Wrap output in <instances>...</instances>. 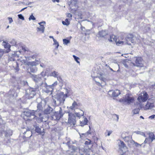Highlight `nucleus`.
Instances as JSON below:
<instances>
[{"instance_id":"473e14b6","label":"nucleus","mask_w":155,"mask_h":155,"mask_svg":"<svg viewBox=\"0 0 155 155\" xmlns=\"http://www.w3.org/2000/svg\"><path fill=\"white\" fill-rule=\"evenodd\" d=\"M15 63L16 64V67L15 68V69L16 70V71L18 72L19 70V64L17 62H16Z\"/></svg>"},{"instance_id":"f704fd0d","label":"nucleus","mask_w":155,"mask_h":155,"mask_svg":"<svg viewBox=\"0 0 155 155\" xmlns=\"http://www.w3.org/2000/svg\"><path fill=\"white\" fill-rule=\"evenodd\" d=\"M35 131L36 132L38 133H41V130L39 127H36Z\"/></svg>"},{"instance_id":"79ce46f5","label":"nucleus","mask_w":155,"mask_h":155,"mask_svg":"<svg viewBox=\"0 0 155 155\" xmlns=\"http://www.w3.org/2000/svg\"><path fill=\"white\" fill-rule=\"evenodd\" d=\"M9 23H11L13 21V20L12 18L8 17V18Z\"/></svg>"},{"instance_id":"2f4dec72","label":"nucleus","mask_w":155,"mask_h":155,"mask_svg":"<svg viewBox=\"0 0 155 155\" xmlns=\"http://www.w3.org/2000/svg\"><path fill=\"white\" fill-rule=\"evenodd\" d=\"M28 50L26 49V48L25 47H24L22 46L21 47V51L23 52H25L26 51H28Z\"/></svg>"},{"instance_id":"20e7f679","label":"nucleus","mask_w":155,"mask_h":155,"mask_svg":"<svg viewBox=\"0 0 155 155\" xmlns=\"http://www.w3.org/2000/svg\"><path fill=\"white\" fill-rule=\"evenodd\" d=\"M76 117L72 113H68V123L71 126H74L76 124Z\"/></svg>"},{"instance_id":"bb28decb","label":"nucleus","mask_w":155,"mask_h":155,"mask_svg":"<svg viewBox=\"0 0 155 155\" xmlns=\"http://www.w3.org/2000/svg\"><path fill=\"white\" fill-rule=\"evenodd\" d=\"M63 43L64 45H67L68 44L70 43V40L66 39H63Z\"/></svg>"},{"instance_id":"2eb2a0df","label":"nucleus","mask_w":155,"mask_h":155,"mask_svg":"<svg viewBox=\"0 0 155 155\" xmlns=\"http://www.w3.org/2000/svg\"><path fill=\"white\" fill-rule=\"evenodd\" d=\"M35 95V91L33 89L29 90V91L28 94V97L29 98H33Z\"/></svg>"},{"instance_id":"ddd939ff","label":"nucleus","mask_w":155,"mask_h":155,"mask_svg":"<svg viewBox=\"0 0 155 155\" xmlns=\"http://www.w3.org/2000/svg\"><path fill=\"white\" fill-rule=\"evenodd\" d=\"M53 109L50 106H48L44 111L43 112L45 114H51L52 112Z\"/></svg>"},{"instance_id":"e433bc0d","label":"nucleus","mask_w":155,"mask_h":155,"mask_svg":"<svg viewBox=\"0 0 155 155\" xmlns=\"http://www.w3.org/2000/svg\"><path fill=\"white\" fill-rule=\"evenodd\" d=\"M131 36L130 39L128 38L130 40H131V42L132 43H134V40H133V38H134V36L133 35L131 34L130 35Z\"/></svg>"},{"instance_id":"7c9ffc66","label":"nucleus","mask_w":155,"mask_h":155,"mask_svg":"<svg viewBox=\"0 0 155 155\" xmlns=\"http://www.w3.org/2000/svg\"><path fill=\"white\" fill-rule=\"evenodd\" d=\"M78 105L76 101H74L72 104L71 107H72V108H73L76 106H78Z\"/></svg>"},{"instance_id":"c9c22d12","label":"nucleus","mask_w":155,"mask_h":155,"mask_svg":"<svg viewBox=\"0 0 155 155\" xmlns=\"http://www.w3.org/2000/svg\"><path fill=\"white\" fill-rule=\"evenodd\" d=\"M29 19V20H35V18L33 16V14H31L30 16Z\"/></svg>"},{"instance_id":"f257e3e1","label":"nucleus","mask_w":155,"mask_h":155,"mask_svg":"<svg viewBox=\"0 0 155 155\" xmlns=\"http://www.w3.org/2000/svg\"><path fill=\"white\" fill-rule=\"evenodd\" d=\"M37 112V110H29L25 112L24 114L25 116L29 117H31V116H33V118H35L41 122H42L43 121V117H41V114L39 113V117H38L37 116L35 115L36 113Z\"/></svg>"},{"instance_id":"6ab92c4d","label":"nucleus","mask_w":155,"mask_h":155,"mask_svg":"<svg viewBox=\"0 0 155 155\" xmlns=\"http://www.w3.org/2000/svg\"><path fill=\"white\" fill-rule=\"evenodd\" d=\"M99 140V138L95 135L92 137V140L94 142V143L96 145L97 144V142Z\"/></svg>"},{"instance_id":"f3484780","label":"nucleus","mask_w":155,"mask_h":155,"mask_svg":"<svg viewBox=\"0 0 155 155\" xmlns=\"http://www.w3.org/2000/svg\"><path fill=\"white\" fill-rule=\"evenodd\" d=\"M117 39L116 36L114 34H112L110 35V37L108 39V41L110 42H112L113 41L115 42Z\"/></svg>"},{"instance_id":"4be33fe9","label":"nucleus","mask_w":155,"mask_h":155,"mask_svg":"<svg viewBox=\"0 0 155 155\" xmlns=\"http://www.w3.org/2000/svg\"><path fill=\"white\" fill-rule=\"evenodd\" d=\"M116 44L117 45H123L124 42L123 41H120L117 38L115 41Z\"/></svg>"},{"instance_id":"412c9836","label":"nucleus","mask_w":155,"mask_h":155,"mask_svg":"<svg viewBox=\"0 0 155 155\" xmlns=\"http://www.w3.org/2000/svg\"><path fill=\"white\" fill-rule=\"evenodd\" d=\"M149 137L150 139H151V141H152L155 139V136L153 133H149Z\"/></svg>"},{"instance_id":"dca6fc26","label":"nucleus","mask_w":155,"mask_h":155,"mask_svg":"<svg viewBox=\"0 0 155 155\" xmlns=\"http://www.w3.org/2000/svg\"><path fill=\"white\" fill-rule=\"evenodd\" d=\"M120 94V90L116 89L112 92V96L114 97H117Z\"/></svg>"},{"instance_id":"09e8293b","label":"nucleus","mask_w":155,"mask_h":155,"mask_svg":"<svg viewBox=\"0 0 155 155\" xmlns=\"http://www.w3.org/2000/svg\"><path fill=\"white\" fill-rule=\"evenodd\" d=\"M95 82H96V84L97 85H99V86H101V84L99 82H97L96 81H95Z\"/></svg>"},{"instance_id":"a211bd4d","label":"nucleus","mask_w":155,"mask_h":155,"mask_svg":"<svg viewBox=\"0 0 155 155\" xmlns=\"http://www.w3.org/2000/svg\"><path fill=\"white\" fill-rule=\"evenodd\" d=\"M119 147L120 149L122 150L123 148L125 147L127 148L126 144L123 141L120 140V143L119 144Z\"/></svg>"},{"instance_id":"4c0bfd02","label":"nucleus","mask_w":155,"mask_h":155,"mask_svg":"<svg viewBox=\"0 0 155 155\" xmlns=\"http://www.w3.org/2000/svg\"><path fill=\"white\" fill-rule=\"evenodd\" d=\"M18 17L19 18L22 19V20H24L25 19L24 17L22 16V15L21 14H19L18 15Z\"/></svg>"},{"instance_id":"6e6552de","label":"nucleus","mask_w":155,"mask_h":155,"mask_svg":"<svg viewBox=\"0 0 155 155\" xmlns=\"http://www.w3.org/2000/svg\"><path fill=\"white\" fill-rule=\"evenodd\" d=\"M38 61L35 60V61L32 62H25V65H27L29 66H35L38 64Z\"/></svg>"},{"instance_id":"cd10ccee","label":"nucleus","mask_w":155,"mask_h":155,"mask_svg":"<svg viewBox=\"0 0 155 155\" xmlns=\"http://www.w3.org/2000/svg\"><path fill=\"white\" fill-rule=\"evenodd\" d=\"M91 142L92 141L91 140L87 139V140H86L84 144L88 146L91 143Z\"/></svg>"},{"instance_id":"5fc2aeb1","label":"nucleus","mask_w":155,"mask_h":155,"mask_svg":"<svg viewBox=\"0 0 155 155\" xmlns=\"http://www.w3.org/2000/svg\"><path fill=\"white\" fill-rule=\"evenodd\" d=\"M9 27V26L8 25L7 27V28H8Z\"/></svg>"},{"instance_id":"0eeeda50","label":"nucleus","mask_w":155,"mask_h":155,"mask_svg":"<svg viewBox=\"0 0 155 155\" xmlns=\"http://www.w3.org/2000/svg\"><path fill=\"white\" fill-rule=\"evenodd\" d=\"M67 97V94H64L63 93H61L58 96V100L60 102H64Z\"/></svg>"},{"instance_id":"9b49d317","label":"nucleus","mask_w":155,"mask_h":155,"mask_svg":"<svg viewBox=\"0 0 155 155\" xmlns=\"http://www.w3.org/2000/svg\"><path fill=\"white\" fill-rule=\"evenodd\" d=\"M2 45L5 48L7 49L6 52L8 53L10 51L11 45L8 43L4 41L3 42Z\"/></svg>"},{"instance_id":"a19ab883","label":"nucleus","mask_w":155,"mask_h":155,"mask_svg":"<svg viewBox=\"0 0 155 155\" xmlns=\"http://www.w3.org/2000/svg\"><path fill=\"white\" fill-rule=\"evenodd\" d=\"M4 54V52L2 49H0V57H1L2 55Z\"/></svg>"},{"instance_id":"393cba45","label":"nucleus","mask_w":155,"mask_h":155,"mask_svg":"<svg viewBox=\"0 0 155 155\" xmlns=\"http://www.w3.org/2000/svg\"><path fill=\"white\" fill-rule=\"evenodd\" d=\"M51 76L55 78H58V72L55 71H54L51 73Z\"/></svg>"},{"instance_id":"f8f14e48","label":"nucleus","mask_w":155,"mask_h":155,"mask_svg":"<svg viewBox=\"0 0 155 155\" xmlns=\"http://www.w3.org/2000/svg\"><path fill=\"white\" fill-rule=\"evenodd\" d=\"M88 122V120L87 118L84 117H83V119L82 120H80V125L82 127L86 125Z\"/></svg>"},{"instance_id":"864d4df0","label":"nucleus","mask_w":155,"mask_h":155,"mask_svg":"<svg viewBox=\"0 0 155 155\" xmlns=\"http://www.w3.org/2000/svg\"><path fill=\"white\" fill-rule=\"evenodd\" d=\"M146 139H147V138L145 139V140L144 141V142L145 143H147V142L146 141Z\"/></svg>"},{"instance_id":"f03ea898","label":"nucleus","mask_w":155,"mask_h":155,"mask_svg":"<svg viewBox=\"0 0 155 155\" xmlns=\"http://www.w3.org/2000/svg\"><path fill=\"white\" fill-rule=\"evenodd\" d=\"M122 101L128 104H130L134 102L135 98L131 93H129L125 95L122 99Z\"/></svg>"},{"instance_id":"b1692460","label":"nucleus","mask_w":155,"mask_h":155,"mask_svg":"<svg viewBox=\"0 0 155 155\" xmlns=\"http://www.w3.org/2000/svg\"><path fill=\"white\" fill-rule=\"evenodd\" d=\"M89 130L87 132L86 134L87 135H88L89 134H91L92 133H94L95 132L94 130L93 129L91 130V126H89Z\"/></svg>"},{"instance_id":"58836bf2","label":"nucleus","mask_w":155,"mask_h":155,"mask_svg":"<svg viewBox=\"0 0 155 155\" xmlns=\"http://www.w3.org/2000/svg\"><path fill=\"white\" fill-rule=\"evenodd\" d=\"M67 17L70 18L71 19L72 17V15L69 13H67Z\"/></svg>"},{"instance_id":"9d476101","label":"nucleus","mask_w":155,"mask_h":155,"mask_svg":"<svg viewBox=\"0 0 155 155\" xmlns=\"http://www.w3.org/2000/svg\"><path fill=\"white\" fill-rule=\"evenodd\" d=\"M154 106V104L153 103H150L148 101L146 105L144 107V110H148L150 109H151Z\"/></svg>"},{"instance_id":"37998d69","label":"nucleus","mask_w":155,"mask_h":155,"mask_svg":"<svg viewBox=\"0 0 155 155\" xmlns=\"http://www.w3.org/2000/svg\"><path fill=\"white\" fill-rule=\"evenodd\" d=\"M113 116L114 117H116V120L117 121H118V119H119V116L118 115H117V114H114L113 115Z\"/></svg>"},{"instance_id":"4d7b16f0","label":"nucleus","mask_w":155,"mask_h":155,"mask_svg":"<svg viewBox=\"0 0 155 155\" xmlns=\"http://www.w3.org/2000/svg\"><path fill=\"white\" fill-rule=\"evenodd\" d=\"M123 155H124V154H123Z\"/></svg>"},{"instance_id":"a18cd8bd","label":"nucleus","mask_w":155,"mask_h":155,"mask_svg":"<svg viewBox=\"0 0 155 155\" xmlns=\"http://www.w3.org/2000/svg\"><path fill=\"white\" fill-rule=\"evenodd\" d=\"M107 135L109 136L110 135V134L112 133V131H107Z\"/></svg>"},{"instance_id":"3c124183","label":"nucleus","mask_w":155,"mask_h":155,"mask_svg":"<svg viewBox=\"0 0 155 155\" xmlns=\"http://www.w3.org/2000/svg\"><path fill=\"white\" fill-rule=\"evenodd\" d=\"M26 8H27V7H25V8H23L21 10V11H21H21H23L24 9H26Z\"/></svg>"},{"instance_id":"72a5a7b5","label":"nucleus","mask_w":155,"mask_h":155,"mask_svg":"<svg viewBox=\"0 0 155 155\" xmlns=\"http://www.w3.org/2000/svg\"><path fill=\"white\" fill-rule=\"evenodd\" d=\"M37 111L38 110H42V105L40 104H38V105L37 107Z\"/></svg>"},{"instance_id":"4468645a","label":"nucleus","mask_w":155,"mask_h":155,"mask_svg":"<svg viewBox=\"0 0 155 155\" xmlns=\"http://www.w3.org/2000/svg\"><path fill=\"white\" fill-rule=\"evenodd\" d=\"M45 21L41 22L38 23V24L40 25V28H37V30L38 31H41L42 32H43L44 30L45 27L43 25H42V23L45 24Z\"/></svg>"},{"instance_id":"5701e85b","label":"nucleus","mask_w":155,"mask_h":155,"mask_svg":"<svg viewBox=\"0 0 155 155\" xmlns=\"http://www.w3.org/2000/svg\"><path fill=\"white\" fill-rule=\"evenodd\" d=\"M62 23L64 25H68L70 24V22L68 18H66L65 21H62Z\"/></svg>"},{"instance_id":"c756f323","label":"nucleus","mask_w":155,"mask_h":155,"mask_svg":"<svg viewBox=\"0 0 155 155\" xmlns=\"http://www.w3.org/2000/svg\"><path fill=\"white\" fill-rule=\"evenodd\" d=\"M140 110L138 108L135 109L133 110L134 114H137L139 113Z\"/></svg>"},{"instance_id":"c85d7f7f","label":"nucleus","mask_w":155,"mask_h":155,"mask_svg":"<svg viewBox=\"0 0 155 155\" xmlns=\"http://www.w3.org/2000/svg\"><path fill=\"white\" fill-rule=\"evenodd\" d=\"M73 56L74 59L78 63H80V62L78 61V60H79L80 58L75 55H73Z\"/></svg>"},{"instance_id":"603ef678","label":"nucleus","mask_w":155,"mask_h":155,"mask_svg":"<svg viewBox=\"0 0 155 155\" xmlns=\"http://www.w3.org/2000/svg\"><path fill=\"white\" fill-rule=\"evenodd\" d=\"M140 117L141 118H143V119H144L143 117V116H140Z\"/></svg>"},{"instance_id":"c03bdc74","label":"nucleus","mask_w":155,"mask_h":155,"mask_svg":"<svg viewBox=\"0 0 155 155\" xmlns=\"http://www.w3.org/2000/svg\"><path fill=\"white\" fill-rule=\"evenodd\" d=\"M155 116V115L154 114L150 116L149 117V118L151 119H153L154 118Z\"/></svg>"},{"instance_id":"aec40b11","label":"nucleus","mask_w":155,"mask_h":155,"mask_svg":"<svg viewBox=\"0 0 155 155\" xmlns=\"http://www.w3.org/2000/svg\"><path fill=\"white\" fill-rule=\"evenodd\" d=\"M29 134L27 135L24 136V137L28 138H30L32 135V133L31 131H26L24 133L25 134Z\"/></svg>"},{"instance_id":"8fccbe9b","label":"nucleus","mask_w":155,"mask_h":155,"mask_svg":"<svg viewBox=\"0 0 155 155\" xmlns=\"http://www.w3.org/2000/svg\"><path fill=\"white\" fill-rule=\"evenodd\" d=\"M53 2H59V0H53Z\"/></svg>"},{"instance_id":"39448f33","label":"nucleus","mask_w":155,"mask_h":155,"mask_svg":"<svg viewBox=\"0 0 155 155\" xmlns=\"http://www.w3.org/2000/svg\"><path fill=\"white\" fill-rule=\"evenodd\" d=\"M135 63L138 66L142 67L143 66V60L141 57H136Z\"/></svg>"},{"instance_id":"7ed1b4c3","label":"nucleus","mask_w":155,"mask_h":155,"mask_svg":"<svg viewBox=\"0 0 155 155\" xmlns=\"http://www.w3.org/2000/svg\"><path fill=\"white\" fill-rule=\"evenodd\" d=\"M149 98V95L147 92L143 91L140 94L137 98V100L140 103L146 101Z\"/></svg>"},{"instance_id":"49530a36","label":"nucleus","mask_w":155,"mask_h":155,"mask_svg":"<svg viewBox=\"0 0 155 155\" xmlns=\"http://www.w3.org/2000/svg\"><path fill=\"white\" fill-rule=\"evenodd\" d=\"M15 55H13V56H12V57H11L10 58V60L11 61H14L15 60L13 58L14 57H15Z\"/></svg>"},{"instance_id":"a878e982","label":"nucleus","mask_w":155,"mask_h":155,"mask_svg":"<svg viewBox=\"0 0 155 155\" xmlns=\"http://www.w3.org/2000/svg\"><path fill=\"white\" fill-rule=\"evenodd\" d=\"M80 137L81 139L82 140L84 139L87 137V134H80Z\"/></svg>"},{"instance_id":"1a4fd4ad","label":"nucleus","mask_w":155,"mask_h":155,"mask_svg":"<svg viewBox=\"0 0 155 155\" xmlns=\"http://www.w3.org/2000/svg\"><path fill=\"white\" fill-rule=\"evenodd\" d=\"M108 35L107 32L105 30H102L99 31L98 33V35L99 37L103 38H105V37Z\"/></svg>"},{"instance_id":"ea45409f","label":"nucleus","mask_w":155,"mask_h":155,"mask_svg":"<svg viewBox=\"0 0 155 155\" xmlns=\"http://www.w3.org/2000/svg\"><path fill=\"white\" fill-rule=\"evenodd\" d=\"M54 42V44L56 45V48H58L59 45L58 42L56 41V40Z\"/></svg>"},{"instance_id":"de8ad7c7","label":"nucleus","mask_w":155,"mask_h":155,"mask_svg":"<svg viewBox=\"0 0 155 155\" xmlns=\"http://www.w3.org/2000/svg\"><path fill=\"white\" fill-rule=\"evenodd\" d=\"M49 37L50 38H52L54 41H55V39L53 38V36H49Z\"/></svg>"},{"instance_id":"423d86ee","label":"nucleus","mask_w":155,"mask_h":155,"mask_svg":"<svg viewBox=\"0 0 155 155\" xmlns=\"http://www.w3.org/2000/svg\"><path fill=\"white\" fill-rule=\"evenodd\" d=\"M59 115L60 114L58 112H55L52 114L50 117V119L52 120H59L60 118Z\"/></svg>"},{"instance_id":"6e6d98bb","label":"nucleus","mask_w":155,"mask_h":155,"mask_svg":"<svg viewBox=\"0 0 155 155\" xmlns=\"http://www.w3.org/2000/svg\"><path fill=\"white\" fill-rule=\"evenodd\" d=\"M136 144H137V145H138V144L137 143H136Z\"/></svg>"}]
</instances>
